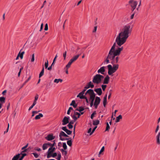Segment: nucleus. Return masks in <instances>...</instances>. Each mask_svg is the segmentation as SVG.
Here are the masks:
<instances>
[{"instance_id": "1", "label": "nucleus", "mask_w": 160, "mask_h": 160, "mask_svg": "<svg viewBox=\"0 0 160 160\" xmlns=\"http://www.w3.org/2000/svg\"><path fill=\"white\" fill-rule=\"evenodd\" d=\"M120 33H119L111 48L109 51L108 55L105 62H103L108 63L109 60H111L114 63H117L118 61V58L117 57L120 54Z\"/></svg>"}, {"instance_id": "12", "label": "nucleus", "mask_w": 160, "mask_h": 160, "mask_svg": "<svg viewBox=\"0 0 160 160\" xmlns=\"http://www.w3.org/2000/svg\"><path fill=\"white\" fill-rule=\"evenodd\" d=\"M105 67L104 66L102 67L98 70V73H100L102 74H104L105 72Z\"/></svg>"}, {"instance_id": "54", "label": "nucleus", "mask_w": 160, "mask_h": 160, "mask_svg": "<svg viewBox=\"0 0 160 160\" xmlns=\"http://www.w3.org/2000/svg\"><path fill=\"white\" fill-rule=\"evenodd\" d=\"M62 129L64 131H65V132H66V130L68 129L67 128V127H62Z\"/></svg>"}, {"instance_id": "51", "label": "nucleus", "mask_w": 160, "mask_h": 160, "mask_svg": "<svg viewBox=\"0 0 160 160\" xmlns=\"http://www.w3.org/2000/svg\"><path fill=\"white\" fill-rule=\"evenodd\" d=\"M68 126L69 129H72L73 128V126L72 125V124L69 123L68 124Z\"/></svg>"}, {"instance_id": "50", "label": "nucleus", "mask_w": 160, "mask_h": 160, "mask_svg": "<svg viewBox=\"0 0 160 160\" xmlns=\"http://www.w3.org/2000/svg\"><path fill=\"white\" fill-rule=\"evenodd\" d=\"M104 146H103L102 147L100 151L99 152V154H100L102 152H103L104 151Z\"/></svg>"}, {"instance_id": "20", "label": "nucleus", "mask_w": 160, "mask_h": 160, "mask_svg": "<svg viewBox=\"0 0 160 160\" xmlns=\"http://www.w3.org/2000/svg\"><path fill=\"white\" fill-rule=\"evenodd\" d=\"M70 105L72 106L74 108H76L77 106V104L76 103L75 101L74 100L72 101Z\"/></svg>"}, {"instance_id": "45", "label": "nucleus", "mask_w": 160, "mask_h": 160, "mask_svg": "<svg viewBox=\"0 0 160 160\" xmlns=\"http://www.w3.org/2000/svg\"><path fill=\"white\" fill-rule=\"evenodd\" d=\"M101 87H102V90L103 91H104L105 90V89H106V88L107 87V85H102L101 86Z\"/></svg>"}, {"instance_id": "11", "label": "nucleus", "mask_w": 160, "mask_h": 160, "mask_svg": "<svg viewBox=\"0 0 160 160\" xmlns=\"http://www.w3.org/2000/svg\"><path fill=\"white\" fill-rule=\"evenodd\" d=\"M81 54V53L77 55L74 56H73L70 60L72 62V63L75 61L79 58V57L80 56Z\"/></svg>"}, {"instance_id": "55", "label": "nucleus", "mask_w": 160, "mask_h": 160, "mask_svg": "<svg viewBox=\"0 0 160 160\" xmlns=\"http://www.w3.org/2000/svg\"><path fill=\"white\" fill-rule=\"evenodd\" d=\"M38 95L37 94L35 96V99H34V100H35V101H37L38 100Z\"/></svg>"}, {"instance_id": "38", "label": "nucleus", "mask_w": 160, "mask_h": 160, "mask_svg": "<svg viewBox=\"0 0 160 160\" xmlns=\"http://www.w3.org/2000/svg\"><path fill=\"white\" fill-rule=\"evenodd\" d=\"M48 60H47L46 62H45L44 64L45 67L46 68H47L48 66Z\"/></svg>"}, {"instance_id": "57", "label": "nucleus", "mask_w": 160, "mask_h": 160, "mask_svg": "<svg viewBox=\"0 0 160 160\" xmlns=\"http://www.w3.org/2000/svg\"><path fill=\"white\" fill-rule=\"evenodd\" d=\"M48 155L47 156V158H50L51 157H52V155H51V154H52L51 153H49V152H48Z\"/></svg>"}, {"instance_id": "9", "label": "nucleus", "mask_w": 160, "mask_h": 160, "mask_svg": "<svg viewBox=\"0 0 160 160\" xmlns=\"http://www.w3.org/2000/svg\"><path fill=\"white\" fill-rule=\"evenodd\" d=\"M69 117H67L66 116H65L63 118L62 120V124L63 125H64L67 124L69 123Z\"/></svg>"}, {"instance_id": "44", "label": "nucleus", "mask_w": 160, "mask_h": 160, "mask_svg": "<svg viewBox=\"0 0 160 160\" xmlns=\"http://www.w3.org/2000/svg\"><path fill=\"white\" fill-rule=\"evenodd\" d=\"M120 120V115H119L118 117H117L116 119L115 122H118Z\"/></svg>"}, {"instance_id": "21", "label": "nucleus", "mask_w": 160, "mask_h": 160, "mask_svg": "<svg viewBox=\"0 0 160 160\" xmlns=\"http://www.w3.org/2000/svg\"><path fill=\"white\" fill-rule=\"evenodd\" d=\"M43 117V115L42 114L40 113L39 114L36 116L35 119L36 120H38L40 119L41 118Z\"/></svg>"}, {"instance_id": "34", "label": "nucleus", "mask_w": 160, "mask_h": 160, "mask_svg": "<svg viewBox=\"0 0 160 160\" xmlns=\"http://www.w3.org/2000/svg\"><path fill=\"white\" fill-rule=\"evenodd\" d=\"M51 86V82H50L48 83H47L46 85V89L47 90L50 88Z\"/></svg>"}, {"instance_id": "48", "label": "nucleus", "mask_w": 160, "mask_h": 160, "mask_svg": "<svg viewBox=\"0 0 160 160\" xmlns=\"http://www.w3.org/2000/svg\"><path fill=\"white\" fill-rule=\"evenodd\" d=\"M97 126H95L92 130V132H91L90 134V135H91L93 132H94L96 128H97Z\"/></svg>"}, {"instance_id": "22", "label": "nucleus", "mask_w": 160, "mask_h": 160, "mask_svg": "<svg viewBox=\"0 0 160 160\" xmlns=\"http://www.w3.org/2000/svg\"><path fill=\"white\" fill-rule=\"evenodd\" d=\"M55 149V148L52 147H50L48 149V152L52 153L53 152Z\"/></svg>"}, {"instance_id": "17", "label": "nucleus", "mask_w": 160, "mask_h": 160, "mask_svg": "<svg viewBox=\"0 0 160 160\" xmlns=\"http://www.w3.org/2000/svg\"><path fill=\"white\" fill-rule=\"evenodd\" d=\"M94 85L92 84L91 81H90L88 83V85L86 86V88H92L94 87Z\"/></svg>"}, {"instance_id": "6", "label": "nucleus", "mask_w": 160, "mask_h": 160, "mask_svg": "<svg viewBox=\"0 0 160 160\" xmlns=\"http://www.w3.org/2000/svg\"><path fill=\"white\" fill-rule=\"evenodd\" d=\"M129 3L132 7V11H133L136 8L137 5V2L136 1L133 0H130L129 1Z\"/></svg>"}, {"instance_id": "33", "label": "nucleus", "mask_w": 160, "mask_h": 160, "mask_svg": "<svg viewBox=\"0 0 160 160\" xmlns=\"http://www.w3.org/2000/svg\"><path fill=\"white\" fill-rule=\"evenodd\" d=\"M118 65H113V66L112 67V68L114 69V71L116 72V71L118 69Z\"/></svg>"}, {"instance_id": "39", "label": "nucleus", "mask_w": 160, "mask_h": 160, "mask_svg": "<svg viewBox=\"0 0 160 160\" xmlns=\"http://www.w3.org/2000/svg\"><path fill=\"white\" fill-rule=\"evenodd\" d=\"M74 115H75V116L78 115V118H79L81 115V114L78 112H74Z\"/></svg>"}, {"instance_id": "41", "label": "nucleus", "mask_w": 160, "mask_h": 160, "mask_svg": "<svg viewBox=\"0 0 160 160\" xmlns=\"http://www.w3.org/2000/svg\"><path fill=\"white\" fill-rule=\"evenodd\" d=\"M65 132L68 134V135H70L71 134L72 131L67 129L66 131Z\"/></svg>"}, {"instance_id": "52", "label": "nucleus", "mask_w": 160, "mask_h": 160, "mask_svg": "<svg viewBox=\"0 0 160 160\" xmlns=\"http://www.w3.org/2000/svg\"><path fill=\"white\" fill-rule=\"evenodd\" d=\"M57 155V154L56 152L54 153L52 155V157L53 158H54L56 157Z\"/></svg>"}, {"instance_id": "35", "label": "nucleus", "mask_w": 160, "mask_h": 160, "mask_svg": "<svg viewBox=\"0 0 160 160\" xmlns=\"http://www.w3.org/2000/svg\"><path fill=\"white\" fill-rule=\"evenodd\" d=\"M71 116L72 117V118L74 120V121H76L78 118V117H76V116L74 114L73 115H72V114H71Z\"/></svg>"}, {"instance_id": "61", "label": "nucleus", "mask_w": 160, "mask_h": 160, "mask_svg": "<svg viewBox=\"0 0 160 160\" xmlns=\"http://www.w3.org/2000/svg\"><path fill=\"white\" fill-rule=\"evenodd\" d=\"M160 132H159L156 136V138H160Z\"/></svg>"}, {"instance_id": "58", "label": "nucleus", "mask_w": 160, "mask_h": 160, "mask_svg": "<svg viewBox=\"0 0 160 160\" xmlns=\"http://www.w3.org/2000/svg\"><path fill=\"white\" fill-rule=\"evenodd\" d=\"M157 142L158 144H160V138H157Z\"/></svg>"}, {"instance_id": "32", "label": "nucleus", "mask_w": 160, "mask_h": 160, "mask_svg": "<svg viewBox=\"0 0 160 160\" xmlns=\"http://www.w3.org/2000/svg\"><path fill=\"white\" fill-rule=\"evenodd\" d=\"M70 139V140H68L67 141V144L68 146L71 147L72 145V141L71 140V138L70 139Z\"/></svg>"}, {"instance_id": "43", "label": "nucleus", "mask_w": 160, "mask_h": 160, "mask_svg": "<svg viewBox=\"0 0 160 160\" xmlns=\"http://www.w3.org/2000/svg\"><path fill=\"white\" fill-rule=\"evenodd\" d=\"M110 128V126L108 123L107 122V126L106 128V131H108Z\"/></svg>"}, {"instance_id": "25", "label": "nucleus", "mask_w": 160, "mask_h": 160, "mask_svg": "<svg viewBox=\"0 0 160 160\" xmlns=\"http://www.w3.org/2000/svg\"><path fill=\"white\" fill-rule=\"evenodd\" d=\"M62 80L61 79H55L54 81V82L56 83H58L59 82H62Z\"/></svg>"}, {"instance_id": "42", "label": "nucleus", "mask_w": 160, "mask_h": 160, "mask_svg": "<svg viewBox=\"0 0 160 160\" xmlns=\"http://www.w3.org/2000/svg\"><path fill=\"white\" fill-rule=\"evenodd\" d=\"M34 54H33L32 55V58L31 60V62H33L34 61Z\"/></svg>"}, {"instance_id": "59", "label": "nucleus", "mask_w": 160, "mask_h": 160, "mask_svg": "<svg viewBox=\"0 0 160 160\" xmlns=\"http://www.w3.org/2000/svg\"><path fill=\"white\" fill-rule=\"evenodd\" d=\"M97 26H96L94 27V29L93 31V32H96V31H97Z\"/></svg>"}, {"instance_id": "31", "label": "nucleus", "mask_w": 160, "mask_h": 160, "mask_svg": "<svg viewBox=\"0 0 160 160\" xmlns=\"http://www.w3.org/2000/svg\"><path fill=\"white\" fill-rule=\"evenodd\" d=\"M84 110V108L83 107H80L79 108H77L76 110L80 112H81Z\"/></svg>"}, {"instance_id": "14", "label": "nucleus", "mask_w": 160, "mask_h": 160, "mask_svg": "<svg viewBox=\"0 0 160 160\" xmlns=\"http://www.w3.org/2000/svg\"><path fill=\"white\" fill-rule=\"evenodd\" d=\"M94 91L99 96L101 95L102 93V90L100 88L95 89Z\"/></svg>"}, {"instance_id": "47", "label": "nucleus", "mask_w": 160, "mask_h": 160, "mask_svg": "<svg viewBox=\"0 0 160 160\" xmlns=\"http://www.w3.org/2000/svg\"><path fill=\"white\" fill-rule=\"evenodd\" d=\"M66 54H67V51H65L64 53H63V57H64V60H65L66 59Z\"/></svg>"}, {"instance_id": "18", "label": "nucleus", "mask_w": 160, "mask_h": 160, "mask_svg": "<svg viewBox=\"0 0 160 160\" xmlns=\"http://www.w3.org/2000/svg\"><path fill=\"white\" fill-rule=\"evenodd\" d=\"M28 144L27 143L25 146L22 148V150H23V151L22 152V153L26 152L28 151V149H26V148L28 147Z\"/></svg>"}, {"instance_id": "36", "label": "nucleus", "mask_w": 160, "mask_h": 160, "mask_svg": "<svg viewBox=\"0 0 160 160\" xmlns=\"http://www.w3.org/2000/svg\"><path fill=\"white\" fill-rule=\"evenodd\" d=\"M27 154L25 153H23L22 154V156L19 159V160H22L23 158L24 157L26 156Z\"/></svg>"}, {"instance_id": "10", "label": "nucleus", "mask_w": 160, "mask_h": 160, "mask_svg": "<svg viewBox=\"0 0 160 160\" xmlns=\"http://www.w3.org/2000/svg\"><path fill=\"white\" fill-rule=\"evenodd\" d=\"M55 138V136H53L52 134H48L45 138L48 141H51L54 139Z\"/></svg>"}, {"instance_id": "49", "label": "nucleus", "mask_w": 160, "mask_h": 160, "mask_svg": "<svg viewBox=\"0 0 160 160\" xmlns=\"http://www.w3.org/2000/svg\"><path fill=\"white\" fill-rule=\"evenodd\" d=\"M48 29V24L47 23H46L45 25L44 30L45 31H47Z\"/></svg>"}, {"instance_id": "56", "label": "nucleus", "mask_w": 160, "mask_h": 160, "mask_svg": "<svg viewBox=\"0 0 160 160\" xmlns=\"http://www.w3.org/2000/svg\"><path fill=\"white\" fill-rule=\"evenodd\" d=\"M159 129V125H158L157 127L156 128L155 130V132L156 133H157L158 132V130Z\"/></svg>"}, {"instance_id": "27", "label": "nucleus", "mask_w": 160, "mask_h": 160, "mask_svg": "<svg viewBox=\"0 0 160 160\" xmlns=\"http://www.w3.org/2000/svg\"><path fill=\"white\" fill-rule=\"evenodd\" d=\"M5 98L3 97H0V102L2 103H3L5 102Z\"/></svg>"}, {"instance_id": "53", "label": "nucleus", "mask_w": 160, "mask_h": 160, "mask_svg": "<svg viewBox=\"0 0 160 160\" xmlns=\"http://www.w3.org/2000/svg\"><path fill=\"white\" fill-rule=\"evenodd\" d=\"M32 154H33V155L36 158H37L38 157V154L36 153H32Z\"/></svg>"}, {"instance_id": "19", "label": "nucleus", "mask_w": 160, "mask_h": 160, "mask_svg": "<svg viewBox=\"0 0 160 160\" xmlns=\"http://www.w3.org/2000/svg\"><path fill=\"white\" fill-rule=\"evenodd\" d=\"M107 95L106 94L105 95V96H104L103 98V106L104 107H105L106 105L107 104Z\"/></svg>"}, {"instance_id": "37", "label": "nucleus", "mask_w": 160, "mask_h": 160, "mask_svg": "<svg viewBox=\"0 0 160 160\" xmlns=\"http://www.w3.org/2000/svg\"><path fill=\"white\" fill-rule=\"evenodd\" d=\"M62 147L64 150L67 149V146L65 142H63L62 143Z\"/></svg>"}, {"instance_id": "24", "label": "nucleus", "mask_w": 160, "mask_h": 160, "mask_svg": "<svg viewBox=\"0 0 160 160\" xmlns=\"http://www.w3.org/2000/svg\"><path fill=\"white\" fill-rule=\"evenodd\" d=\"M19 154L16 155L13 157L12 160H18L19 158Z\"/></svg>"}, {"instance_id": "2", "label": "nucleus", "mask_w": 160, "mask_h": 160, "mask_svg": "<svg viewBox=\"0 0 160 160\" xmlns=\"http://www.w3.org/2000/svg\"><path fill=\"white\" fill-rule=\"evenodd\" d=\"M132 27L129 24L123 26L121 30V46L124 43L130 35Z\"/></svg>"}, {"instance_id": "15", "label": "nucleus", "mask_w": 160, "mask_h": 160, "mask_svg": "<svg viewBox=\"0 0 160 160\" xmlns=\"http://www.w3.org/2000/svg\"><path fill=\"white\" fill-rule=\"evenodd\" d=\"M84 94V93H83V92H81L77 96V97H79L81 99H83L85 97V96L83 95Z\"/></svg>"}, {"instance_id": "23", "label": "nucleus", "mask_w": 160, "mask_h": 160, "mask_svg": "<svg viewBox=\"0 0 160 160\" xmlns=\"http://www.w3.org/2000/svg\"><path fill=\"white\" fill-rule=\"evenodd\" d=\"M72 63L71 61L70 60L69 61L68 64L66 65V67L65 68V69L67 68V69H68L70 66L71 65Z\"/></svg>"}, {"instance_id": "8", "label": "nucleus", "mask_w": 160, "mask_h": 160, "mask_svg": "<svg viewBox=\"0 0 160 160\" xmlns=\"http://www.w3.org/2000/svg\"><path fill=\"white\" fill-rule=\"evenodd\" d=\"M107 67L108 69V73L109 75H111L113 73L115 72V71H114V69L112 68V67L111 65H108L107 66Z\"/></svg>"}, {"instance_id": "3", "label": "nucleus", "mask_w": 160, "mask_h": 160, "mask_svg": "<svg viewBox=\"0 0 160 160\" xmlns=\"http://www.w3.org/2000/svg\"><path fill=\"white\" fill-rule=\"evenodd\" d=\"M104 78V76L102 75L97 74L93 77L92 82L94 83L98 84L101 82Z\"/></svg>"}, {"instance_id": "5", "label": "nucleus", "mask_w": 160, "mask_h": 160, "mask_svg": "<svg viewBox=\"0 0 160 160\" xmlns=\"http://www.w3.org/2000/svg\"><path fill=\"white\" fill-rule=\"evenodd\" d=\"M68 136L64 132L61 131L59 134V139L61 141H64L65 140H68L70 139H71V138H65L64 137H68Z\"/></svg>"}, {"instance_id": "60", "label": "nucleus", "mask_w": 160, "mask_h": 160, "mask_svg": "<svg viewBox=\"0 0 160 160\" xmlns=\"http://www.w3.org/2000/svg\"><path fill=\"white\" fill-rule=\"evenodd\" d=\"M43 28V23H42L41 25L40 29L39 30L40 31H41L42 30Z\"/></svg>"}, {"instance_id": "64", "label": "nucleus", "mask_w": 160, "mask_h": 160, "mask_svg": "<svg viewBox=\"0 0 160 160\" xmlns=\"http://www.w3.org/2000/svg\"><path fill=\"white\" fill-rule=\"evenodd\" d=\"M34 106L32 105L29 108L28 110L30 111V110H31L33 108Z\"/></svg>"}, {"instance_id": "7", "label": "nucleus", "mask_w": 160, "mask_h": 160, "mask_svg": "<svg viewBox=\"0 0 160 160\" xmlns=\"http://www.w3.org/2000/svg\"><path fill=\"white\" fill-rule=\"evenodd\" d=\"M101 101V99L99 97H96L95 98V102L94 103V106L96 109L98 107V106L99 104Z\"/></svg>"}, {"instance_id": "13", "label": "nucleus", "mask_w": 160, "mask_h": 160, "mask_svg": "<svg viewBox=\"0 0 160 160\" xmlns=\"http://www.w3.org/2000/svg\"><path fill=\"white\" fill-rule=\"evenodd\" d=\"M110 78L108 75H107L104 79L103 83L104 84H108Z\"/></svg>"}, {"instance_id": "29", "label": "nucleus", "mask_w": 160, "mask_h": 160, "mask_svg": "<svg viewBox=\"0 0 160 160\" xmlns=\"http://www.w3.org/2000/svg\"><path fill=\"white\" fill-rule=\"evenodd\" d=\"M48 147L47 145V143H46L43 144L42 147V149L43 150H45L46 149L48 148Z\"/></svg>"}, {"instance_id": "28", "label": "nucleus", "mask_w": 160, "mask_h": 160, "mask_svg": "<svg viewBox=\"0 0 160 160\" xmlns=\"http://www.w3.org/2000/svg\"><path fill=\"white\" fill-rule=\"evenodd\" d=\"M99 123V121L98 120L93 121V124L94 125H97Z\"/></svg>"}, {"instance_id": "46", "label": "nucleus", "mask_w": 160, "mask_h": 160, "mask_svg": "<svg viewBox=\"0 0 160 160\" xmlns=\"http://www.w3.org/2000/svg\"><path fill=\"white\" fill-rule=\"evenodd\" d=\"M96 114V111H94V112H93L92 114H91V118L92 119L93 118L94 115Z\"/></svg>"}, {"instance_id": "62", "label": "nucleus", "mask_w": 160, "mask_h": 160, "mask_svg": "<svg viewBox=\"0 0 160 160\" xmlns=\"http://www.w3.org/2000/svg\"><path fill=\"white\" fill-rule=\"evenodd\" d=\"M6 92H7V90H5L3 91V92H2V94L3 95H5V94L6 93Z\"/></svg>"}, {"instance_id": "30", "label": "nucleus", "mask_w": 160, "mask_h": 160, "mask_svg": "<svg viewBox=\"0 0 160 160\" xmlns=\"http://www.w3.org/2000/svg\"><path fill=\"white\" fill-rule=\"evenodd\" d=\"M60 151L62 152L63 155H66L67 154V152L66 151L64 150L63 149H61Z\"/></svg>"}, {"instance_id": "4", "label": "nucleus", "mask_w": 160, "mask_h": 160, "mask_svg": "<svg viewBox=\"0 0 160 160\" xmlns=\"http://www.w3.org/2000/svg\"><path fill=\"white\" fill-rule=\"evenodd\" d=\"M88 93L90 95V99L91 102H94L95 98H96L95 94L93 90L89 89L85 93V94Z\"/></svg>"}, {"instance_id": "63", "label": "nucleus", "mask_w": 160, "mask_h": 160, "mask_svg": "<svg viewBox=\"0 0 160 160\" xmlns=\"http://www.w3.org/2000/svg\"><path fill=\"white\" fill-rule=\"evenodd\" d=\"M83 99H86V102L87 103H88L89 102V101H88V98H87V97H86V96H85L84 97V98H83Z\"/></svg>"}, {"instance_id": "26", "label": "nucleus", "mask_w": 160, "mask_h": 160, "mask_svg": "<svg viewBox=\"0 0 160 160\" xmlns=\"http://www.w3.org/2000/svg\"><path fill=\"white\" fill-rule=\"evenodd\" d=\"M44 73V68L43 66L42 67V71L41 72H40L39 75V78L41 77L43 75Z\"/></svg>"}, {"instance_id": "40", "label": "nucleus", "mask_w": 160, "mask_h": 160, "mask_svg": "<svg viewBox=\"0 0 160 160\" xmlns=\"http://www.w3.org/2000/svg\"><path fill=\"white\" fill-rule=\"evenodd\" d=\"M61 157V155L60 153L58 154V157L56 158L57 160H60Z\"/></svg>"}, {"instance_id": "16", "label": "nucleus", "mask_w": 160, "mask_h": 160, "mask_svg": "<svg viewBox=\"0 0 160 160\" xmlns=\"http://www.w3.org/2000/svg\"><path fill=\"white\" fill-rule=\"evenodd\" d=\"M23 49V48H22L19 51V53L18 55H19V56L20 58L21 59H22L23 57V55L25 53V52L24 51L21 52L22 51V50Z\"/></svg>"}]
</instances>
